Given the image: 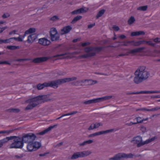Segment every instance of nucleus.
<instances>
[{
  "label": "nucleus",
  "mask_w": 160,
  "mask_h": 160,
  "mask_svg": "<svg viewBox=\"0 0 160 160\" xmlns=\"http://www.w3.org/2000/svg\"><path fill=\"white\" fill-rule=\"evenodd\" d=\"M77 79V78L76 77H72L70 78H65L62 79L63 83H64L67 82L75 81Z\"/></svg>",
  "instance_id": "nucleus-22"
},
{
  "label": "nucleus",
  "mask_w": 160,
  "mask_h": 160,
  "mask_svg": "<svg viewBox=\"0 0 160 160\" xmlns=\"http://www.w3.org/2000/svg\"><path fill=\"white\" fill-rule=\"evenodd\" d=\"M38 105V103H32L29 104L25 108V110H28L32 109L36 107Z\"/></svg>",
  "instance_id": "nucleus-24"
},
{
  "label": "nucleus",
  "mask_w": 160,
  "mask_h": 160,
  "mask_svg": "<svg viewBox=\"0 0 160 160\" xmlns=\"http://www.w3.org/2000/svg\"><path fill=\"white\" fill-rule=\"evenodd\" d=\"M145 49V47H142L130 50L131 54H135V53L141 52L142 50Z\"/></svg>",
  "instance_id": "nucleus-21"
},
{
  "label": "nucleus",
  "mask_w": 160,
  "mask_h": 160,
  "mask_svg": "<svg viewBox=\"0 0 160 160\" xmlns=\"http://www.w3.org/2000/svg\"><path fill=\"white\" fill-rule=\"evenodd\" d=\"M79 82H79L80 84L81 83H84L86 82H87L88 83H89V82H90V84H92V82H93V81H92L91 80H88V79H84V80H79Z\"/></svg>",
  "instance_id": "nucleus-41"
},
{
  "label": "nucleus",
  "mask_w": 160,
  "mask_h": 160,
  "mask_svg": "<svg viewBox=\"0 0 160 160\" xmlns=\"http://www.w3.org/2000/svg\"><path fill=\"white\" fill-rule=\"evenodd\" d=\"M148 8L147 6H143L139 7L137 8V10L142 11H146Z\"/></svg>",
  "instance_id": "nucleus-39"
},
{
  "label": "nucleus",
  "mask_w": 160,
  "mask_h": 160,
  "mask_svg": "<svg viewBox=\"0 0 160 160\" xmlns=\"http://www.w3.org/2000/svg\"><path fill=\"white\" fill-rule=\"evenodd\" d=\"M12 136L9 137H7L5 138L0 140V148H1L3 145V144L7 142L9 140H12Z\"/></svg>",
  "instance_id": "nucleus-20"
},
{
  "label": "nucleus",
  "mask_w": 160,
  "mask_h": 160,
  "mask_svg": "<svg viewBox=\"0 0 160 160\" xmlns=\"http://www.w3.org/2000/svg\"><path fill=\"white\" fill-rule=\"evenodd\" d=\"M36 135V134L35 135L32 133H23L22 134L21 139L22 140L23 143L33 142L35 140L37 137Z\"/></svg>",
  "instance_id": "nucleus-7"
},
{
  "label": "nucleus",
  "mask_w": 160,
  "mask_h": 160,
  "mask_svg": "<svg viewBox=\"0 0 160 160\" xmlns=\"http://www.w3.org/2000/svg\"><path fill=\"white\" fill-rule=\"evenodd\" d=\"M156 138H157L156 137H154L143 142L142 137L138 136L134 138L131 142L134 144H137V147L139 148L153 141Z\"/></svg>",
  "instance_id": "nucleus-3"
},
{
  "label": "nucleus",
  "mask_w": 160,
  "mask_h": 160,
  "mask_svg": "<svg viewBox=\"0 0 160 160\" xmlns=\"http://www.w3.org/2000/svg\"><path fill=\"white\" fill-rule=\"evenodd\" d=\"M23 154H21L19 155H15L14 156V158L15 159H21L23 157Z\"/></svg>",
  "instance_id": "nucleus-47"
},
{
  "label": "nucleus",
  "mask_w": 160,
  "mask_h": 160,
  "mask_svg": "<svg viewBox=\"0 0 160 160\" xmlns=\"http://www.w3.org/2000/svg\"><path fill=\"white\" fill-rule=\"evenodd\" d=\"M7 64L9 65H10L11 64L8 62L7 61H0V64Z\"/></svg>",
  "instance_id": "nucleus-55"
},
{
  "label": "nucleus",
  "mask_w": 160,
  "mask_h": 160,
  "mask_svg": "<svg viewBox=\"0 0 160 160\" xmlns=\"http://www.w3.org/2000/svg\"><path fill=\"white\" fill-rule=\"evenodd\" d=\"M40 98V100H42V102H44L48 101H50L51 100L50 99H48V95H39Z\"/></svg>",
  "instance_id": "nucleus-27"
},
{
  "label": "nucleus",
  "mask_w": 160,
  "mask_h": 160,
  "mask_svg": "<svg viewBox=\"0 0 160 160\" xmlns=\"http://www.w3.org/2000/svg\"><path fill=\"white\" fill-rule=\"evenodd\" d=\"M72 27L70 26H68L64 27L61 30V35H63L68 33L72 29Z\"/></svg>",
  "instance_id": "nucleus-14"
},
{
  "label": "nucleus",
  "mask_w": 160,
  "mask_h": 160,
  "mask_svg": "<svg viewBox=\"0 0 160 160\" xmlns=\"http://www.w3.org/2000/svg\"><path fill=\"white\" fill-rule=\"evenodd\" d=\"M145 32L143 31L133 32H131V35L132 36H138L140 35H144Z\"/></svg>",
  "instance_id": "nucleus-23"
},
{
  "label": "nucleus",
  "mask_w": 160,
  "mask_h": 160,
  "mask_svg": "<svg viewBox=\"0 0 160 160\" xmlns=\"http://www.w3.org/2000/svg\"><path fill=\"white\" fill-rule=\"evenodd\" d=\"M50 39L52 41H56L59 39V36L58 34L50 36Z\"/></svg>",
  "instance_id": "nucleus-25"
},
{
  "label": "nucleus",
  "mask_w": 160,
  "mask_h": 160,
  "mask_svg": "<svg viewBox=\"0 0 160 160\" xmlns=\"http://www.w3.org/2000/svg\"><path fill=\"white\" fill-rule=\"evenodd\" d=\"M134 74L133 82L136 84L140 83L147 79L150 75L149 72L146 70V67L144 66L140 67L135 72Z\"/></svg>",
  "instance_id": "nucleus-1"
},
{
  "label": "nucleus",
  "mask_w": 160,
  "mask_h": 160,
  "mask_svg": "<svg viewBox=\"0 0 160 160\" xmlns=\"http://www.w3.org/2000/svg\"><path fill=\"white\" fill-rule=\"evenodd\" d=\"M7 49L11 50H14L19 48V46H7Z\"/></svg>",
  "instance_id": "nucleus-33"
},
{
  "label": "nucleus",
  "mask_w": 160,
  "mask_h": 160,
  "mask_svg": "<svg viewBox=\"0 0 160 160\" xmlns=\"http://www.w3.org/2000/svg\"><path fill=\"white\" fill-rule=\"evenodd\" d=\"M131 42H132V43H131V45L135 46H138L141 45L140 41L137 42H135L134 41H131Z\"/></svg>",
  "instance_id": "nucleus-38"
},
{
  "label": "nucleus",
  "mask_w": 160,
  "mask_h": 160,
  "mask_svg": "<svg viewBox=\"0 0 160 160\" xmlns=\"http://www.w3.org/2000/svg\"><path fill=\"white\" fill-rule=\"evenodd\" d=\"M135 119H136L137 120V122H135L136 123V124L138 123H142V120L141 118L140 117H136Z\"/></svg>",
  "instance_id": "nucleus-43"
},
{
  "label": "nucleus",
  "mask_w": 160,
  "mask_h": 160,
  "mask_svg": "<svg viewBox=\"0 0 160 160\" xmlns=\"http://www.w3.org/2000/svg\"><path fill=\"white\" fill-rule=\"evenodd\" d=\"M57 126H58L57 124L54 125L53 126H50L48 128L46 129H45L44 131H43L40 132L36 133V135H43L44 134L47 133L48 132L50 131L52 129L54 128H56Z\"/></svg>",
  "instance_id": "nucleus-12"
},
{
  "label": "nucleus",
  "mask_w": 160,
  "mask_h": 160,
  "mask_svg": "<svg viewBox=\"0 0 160 160\" xmlns=\"http://www.w3.org/2000/svg\"><path fill=\"white\" fill-rule=\"evenodd\" d=\"M112 97V96H107L102 98L90 99L87 101H83L82 102V103L83 104L88 105L98 103L101 101L107 100L110 99Z\"/></svg>",
  "instance_id": "nucleus-6"
},
{
  "label": "nucleus",
  "mask_w": 160,
  "mask_h": 160,
  "mask_svg": "<svg viewBox=\"0 0 160 160\" xmlns=\"http://www.w3.org/2000/svg\"><path fill=\"white\" fill-rule=\"evenodd\" d=\"M10 42H11L10 38L5 40H2L0 39V44H2V43H9Z\"/></svg>",
  "instance_id": "nucleus-36"
},
{
  "label": "nucleus",
  "mask_w": 160,
  "mask_h": 160,
  "mask_svg": "<svg viewBox=\"0 0 160 160\" xmlns=\"http://www.w3.org/2000/svg\"><path fill=\"white\" fill-rule=\"evenodd\" d=\"M147 110V108H141L137 109L136 110V111H146Z\"/></svg>",
  "instance_id": "nucleus-63"
},
{
  "label": "nucleus",
  "mask_w": 160,
  "mask_h": 160,
  "mask_svg": "<svg viewBox=\"0 0 160 160\" xmlns=\"http://www.w3.org/2000/svg\"><path fill=\"white\" fill-rule=\"evenodd\" d=\"M92 153V152L90 150L84 151L82 152H77L78 157V158H82L87 157Z\"/></svg>",
  "instance_id": "nucleus-10"
},
{
  "label": "nucleus",
  "mask_w": 160,
  "mask_h": 160,
  "mask_svg": "<svg viewBox=\"0 0 160 160\" xmlns=\"http://www.w3.org/2000/svg\"><path fill=\"white\" fill-rule=\"evenodd\" d=\"M39 97V95L28 99L27 100L26 102L30 103L31 102H32V103H38V104H39L40 103L39 101H40V98Z\"/></svg>",
  "instance_id": "nucleus-15"
},
{
  "label": "nucleus",
  "mask_w": 160,
  "mask_h": 160,
  "mask_svg": "<svg viewBox=\"0 0 160 160\" xmlns=\"http://www.w3.org/2000/svg\"><path fill=\"white\" fill-rule=\"evenodd\" d=\"M105 10L104 9H102L100 10L96 16V18H99L101 17L104 13Z\"/></svg>",
  "instance_id": "nucleus-34"
},
{
  "label": "nucleus",
  "mask_w": 160,
  "mask_h": 160,
  "mask_svg": "<svg viewBox=\"0 0 160 160\" xmlns=\"http://www.w3.org/2000/svg\"><path fill=\"white\" fill-rule=\"evenodd\" d=\"M36 31V29L34 28H31L25 31V34L32 33Z\"/></svg>",
  "instance_id": "nucleus-31"
},
{
  "label": "nucleus",
  "mask_w": 160,
  "mask_h": 160,
  "mask_svg": "<svg viewBox=\"0 0 160 160\" xmlns=\"http://www.w3.org/2000/svg\"><path fill=\"white\" fill-rule=\"evenodd\" d=\"M12 140H13V142L10 145L9 148L22 149L24 143L21 139V138L16 136H12Z\"/></svg>",
  "instance_id": "nucleus-4"
},
{
  "label": "nucleus",
  "mask_w": 160,
  "mask_h": 160,
  "mask_svg": "<svg viewBox=\"0 0 160 160\" xmlns=\"http://www.w3.org/2000/svg\"><path fill=\"white\" fill-rule=\"evenodd\" d=\"M135 21V19L133 16L131 17L128 21V23L131 25Z\"/></svg>",
  "instance_id": "nucleus-32"
},
{
  "label": "nucleus",
  "mask_w": 160,
  "mask_h": 160,
  "mask_svg": "<svg viewBox=\"0 0 160 160\" xmlns=\"http://www.w3.org/2000/svg\"><path fill=\"white\" fill-rule=\"evenodd\" d=\"M68 54L67 53H64L60 54H58L57 55H55L53 56V58H56L58 57H61V56H64L66 55H67Z\"/></svg>",
  "instance_id": "nucleus-50"
},
{
  "label": "nucleus",
  "mask_w": 160,
  "mask_h": 160,
  "mask_svg": "<svg viewBox=\"0 0 160 160\" xmlns=\"http://www.w3.org/2000/svg\"><path fill=\"white\" fill-rule=\"evenodd\" d=\"M132 42H131V41H128L127 42H119L121 43V45L122 46H129V44H131L132 43Z\"/></svg>",
  "instance_id": "nucleus-37"
},
{
  "label": "nucleus",
  "mask_w": 160,
  "mask_h": 160,
  "mask_svg": "<svg viewBox=\"0 0 160 160\" xmlns=\"http://www.w3.org/2000/svg\"><path fill=\"white\" fill-rule=\"evenodd\" d=\"M59 19V18L58 16L55 15L49 19V20L52 21L53 22L57 21Z\"/></svg>",
  "instance_id": "nucleus-40"
},
{
  "label": "nucleus",
  "mask_w": 160,
  "mask_h": 160,
  "mask_svg": "<svg viewBox=\"0 0 160 160\" xmlns=\"http://www.w3.org/2000/svg\"><path fill=\"white\" fill-rule=\"evenodd\" d=\"M95 25V23H94L92 24H90L88 25V28L89 29L91 28Z\"/></svg>",
  "instance_id": "nucleus-61"
},
{
  "label": "nucleus",
  "mask_w": 160,
  "mask_h": 160,
  "mask_svg": "<svg viewBox=\"0 0 160 160\" xmlns=\"http://www.w3.org/2000/svg\"><path fill=\"white\" fill-rule=\"evenodd\" d=\"M90 44V43L89 42H85V43H83L82 44V46L83 47H84L86 46H87V45H89Z\"/></svg>",
  "instance_id": "nucleus-56"
},
{
  "label": "nucleus",
  "mask_w": 160,
  "mask_h": 160,
  "mask_svg": "<svg viewBox=\"0 0 160 160\" xmlns=\"http://www.w3.org/2000/svg\"><path fill=\"white\" fill-rule=\"evenodd\" d=\"M160 39V38H157L155 39H153V41L156 43H158L160 41H159V40Z\"/></svg>",
  "instance_id": "nucleus-59"
},
{
  "label": "nucleus",
  "mask_w": 160,
  "mask_h": 160,
  "mask_svg": "<svg viewBox=\"0 0 160 160\" xmlns=\"http://www.w3.org/2000/svg\"><path fill=\"white\" fill-rule=\"evenodd\" d=\"M113 28L116 31H118L120 29L119 28L118 26H114L113 27Z\"/></svg>",
  "instance_id": "nucleus-60"
},
{
  "label": "nucleus",
  "mask_w": 160,
  "mask_h": 160,
  "mask_svg": "<svg viewBox=\"0 0 160 160\" xmlns=\"http://www.w3.org/2000/svg\"><path fill=\"white\" fill-rule=\"evenodd\" d=\"M136 124L135 122H130L129 123H128L126 124V125L128 126H130L132 125Z\"/></svg>",
  "instance_id": "nucleus-62"
},
{
  "label": "nucleus",
  "mask_w": 160,
  "mask_h": 160,
  "mask_svg": "<svg viewBox=\"0 0 160 160\" xmlns=\"http://www.w3.org/2000/svg\"><path fill=\"white\" fill-rule=\"evenodd\" d=\"M93 124H91V125L89 127L88 129V130H93L95 129V128H94V126H93Z\"/></svg>",
  "instance_id": "nucleus-58"
},
{
  "label": "nucleus",
  "mask_w": 160,
  "mask_h": 160,
  "mask_svg": "<svg viewBox=\"0 0 160 160\" xmlns=\"http://www.w3.org/2000/svg\"><path fill=\"white\" fill-rule=\"evenodd\" d=\"M140 130L143 133L146 132V128L143 126H142L140 127Z\"/></svg>",
  "instance_id": "nucleus-51"
},
{
  "label": "nucleus",
  "mask_w": 160,
  "mask_h": 160,
  "mask_svg": "<svg viewBox=\"0 0 160 160\" xmlns=\"http://www.w3.org/2000/svg\"><path fill=\"white\" fill-rule=\"evenodd\" d=\"M134 155L132 153L126 154L125 153H119L113 157L110 158L109 160H122L124 159L133 158Z\"/></svg>",
  "instance_id": "nucleus-5"
},
{
  "label": "nucleus",
  "mask_w": 160,
  "mask_h": 160,
  "mask_svg": "<svg viewBox=\"0 0 160 160\" xmlns=\"http://www.w3.org/2000/svg\"><path fill=\"white\" fill-rule=\"evenodd\" d=\"M50 58L48 57H42L37 58L34 59L32 62L35 63H40L47 61Z\"/></svg>",
  "instance_id": "nucleus-11"
},
{
  "label": "nucleus",
  "mask_w": 160,
  "mask_h": 160,
  "mask_svg": "<svg viewBox=\"0 0 160 160\" xmlns=\"http://www.w3.org/2000/svg\"><path fill=\"white\" fill-rule=\"evenodd\" d=\"M82 18V17L81 16H77L75 17L71 22V23L72 24L75 23L76 22L80 20Z\"/></svg>",
  "instance_id": "nucleus-30"
},
{
  "label": "nucleus",
  "mask_w": 160,
  "mask_h": 160,
  "mask_svg": "<svg viewBox=\"0 0 160 160\" xmlns=\"http://www.w3.org/2000/svg\"><path fill=\"white\" fill-rule=\"evenodd\" d=\"M103 124L102 123L100 122H97L94 123L93 126H94V128L95 129L98 128L99 126H102Z\"/></svg>",
  "instance_id": "nucleus-42"
},
{
  "label": "nucleus",
  "mask_w": 160,
  "mask_h": 160,
  "mask_svg": "<svg viewBox=\"0 0 160 160\" xmlns=\"http://www.w3.org/2000/svg\"><path fill=\"white\" fill-rule=\"evenodd\" d=\"M63 84L62 79H58L47 82V87H51L55 89L57 88L58 85Z\"/></svg>",
  "instance_id": "nucleus-8"
},
{
  "label": "nucleus",
  "mask_w": 160,
  "mask_h": 160,
  "mask_svg": "<svg viewBox=\"0 0 160 160\" xmlns=\"http://www.w3.org/2000/svg\"><path fill=\"white\" fill-rule=\"evenodd\" d=\"M159 109H160V107L159 108L158 107H156L155 108H153L151 109H147V110H146V111H154L157 110Z\"/></svg>",
  "instance_id": "nucleus-48"
},
{
  "label": "nucleus",
  "mask_w": 160,
  "mask_h": 160,
  "mask_svg": "<svg viewBox=\"0 0 160 160\" xmlns=\"http://www.w3.org/2000/svg\"><path fill=\"white\" fill-rule=\"evenodd\" d=\"M160 93V90L156 91H143L140 92H131L127 93L126 94L127 95H130L131 94H152V93Z\"/></svg>",
  "instance_id": "nucleus-9"
},
{
  "label": "nucleus",
  "mask_w": 160,
  "mask_h": 160,
  "mask_svg": "<svg viewBox=\"0 0 160 160\" xmlns=\"http://www.w3.org/2000/svg\"><path fill=\"white\" fill-rule=\"evenodd\" d=\"M29 59L28 58H24V59H19L15 60L16 61L18 62H21L23 61H28Z\"/></svg>",
  "instance_id": "nucleus-54"
},
{
  "label": "nucleus",
  "mask_w": 160,
  "mask_h": 160,
  "mask_svg": "<svg viewBox=\"0 0 160 160\" xmlns=\"http://www.w3.org/2000/svg\"><path fill=\"white\" fill-rule=\"evenodd\" d=\"M87 11L84 9V8H82L72 11L71 13L72 15H76L84 13L86 12Z\"/></svg>",
  "instance_id": "nucleus-17"
},
{
  "label": "nucleus",
  "mask_w": 160,
  "mask_h": 160,
  "mask_svg": "<svg viewBox=\"0 0 160 160\" xmlns=\"http://www.w3.org/2000/svg\"><path fill=\"white\" fill-rule=\"evenodd\" d=\"M58 34V32L55 28H52L51 29L50 31V36Z\"/></svg>",
  "instance_id": "nucleus-35"
},
{
  "label": "nucleus",
  "mask_w": 160,
  "mask_h": 160,
  "mask_svg": "<svg viewBox=\"0 0 160 160\" xmlns=\"http://www.w3.org/2000/svg\"><path fill=\"white\" fill-rule=\"evenodd\" d=\"M47 87V82H44L42 84L39 83L37 85V88L38 90L43 89L44 87Z\"/></svg>",
  "instance_id": "nucleus-28"
},
{
  "label": "nucleus",
  "mask_w": 160,
  "mask_h": 160,
  "mask_svg": "<svg viewBox=\"0 0 160 160\" xmlns=\"http://www.w3.org/2000/svg\"><path fill=\"white\" fill-rule=\"evenodd\" d=\"M79 80H77L76 81L72 82L71 84L73 86H78L79 85Z\"/></svg>",
  "instance_id": "nucleus-45"
},
{
  "label": "nucleus",
  "mask_w": 160,
  "mask_h": 160,
  "mask_svg": "<svg viewBox=\"0 0 160 160\" xmlns=\"http://www.w3.org/2000/svg\"><path fill=\"white\" fill-rule=\"evenodd\" d=\"M37 37L38 36L36 34H31L28 37L27 41L29 43H32L37 38Z\"/></svg>",
  "instance_id": "nucleus-16"
},
{
  "label": "nucleus",
  "mask_w": 160,
  "mask_h": 160,
  "mask_svg": "<svg viewBox=\"0 0 160 160\" xmlns=\"http://www.w3.org/2000/svg\"><path fill=\"white\" fill-rule=\"evenodd\" d=\"M112 47L111 46H108L105 48ZM105 48L104 47H88L84 49L85 52L86 54L79 56L78 58H88L95 56L97 53L100 52L102 49Z\"/></svg>",
  "instance_id": "nucleus-2"
},
{
  "label": "nucleus",
  "mask_w": 160,
  "mask_h": 160,
  "mask_svg": "<svg viewBox=\"0 0 160 160\" xmlns=\"http://www.w3.org/2000/svg\"><path fill=\"white\" fill-rule=\"evenodd\" d=\"M10 16V14L8 13H4V14L2 16V18H7L8 17H9Z\"/></svg>",
  "instance_id": "nucleus-52"
},
{
  "label": "nucleus",
  "mask_w": 160,
  "mask_h": 160,
  "mask_svg": "<svg viewBox=\"0 0 160 160\" xmlns=\"http://www.w3.org/2000/svg\"><path fill=\"white\" fill-rule=\"evenodd\" d=\"M38 42L41 45L44 46H48L51 43L50 41L45 38H40L39 39Z\"/></svg>",
  "instance_id": "nucleus-13"
},
{
  "label": "nucleus",
  "mask_w": 160,
  "mask_h": 160,
  "mask_svg": "<svg viewBox=\"0 0 160 160\" xmlns=\"http://www.w3.org/2000/svg\"><path fill=\"white\" fill-rule=\"evenodd\" d=\"M146 44L148 45L154 47L155 45V44L153 43L152 41H148L146 42Z\"/></svg>",
  "instance_id": "nucleus-46"
},
{
  "label": "nucleus",
  "mask_w": 160,
  "mask_h": 160,
  "mask_svg": "<svg viewBox=\"0 0 160 160\" xmlns=\"http://www.w3.org/2000/svg\"><path fill=\"white\" fill-rule=\"evenodd\" d=\"M85 142L86 144V145L87 144H90L92 143V142H93V140H89L88 141H85Z\"/></svg>",
  "instance_id": "nucleus-57"
},
{
  "label": "nucleus",
  "mask_w": 160,
  "mask_h": 160,
  "mask_svg": "<svg viewBox=\"0 0 160 160\" xmlns=\"http://www.w3.org/2000/svg\"><path fill=\"white\" fill-rule=\"evenodd\" d=\"M114 129H111L106 131H102L94 133L95 137L97 136L103 134H106L113 132Z\"/></svg>",
  "instance_id": "nucleus-18"
},
{
  "label": "nucleus",
  "mask_w": 160,
  "mask_h": 160,
  "mask_svg": "<svg viewBox=\"0 0 160 160\" xmlns=\"http://www.w3.org/2000/svg\"><path fill=\"white\" fill-rule=\"evenodd\" d=\"M27 143V150L26 151V152H32L35 151L33 147V142Z\"/></svg>",
  "instance_id": "nucleus-19"
},
{
  "label": "nucleus",
  "mask_w": 160,
  "mask_h": 160,
  "mask_svg": "<svg viewBox=\"0 0 160 160\" xmlns=\"http://www.w3.org/2000/svg\"><path fill=\"white\" fill-rule=\"evenodd\" d=\"M78 145H79V147H81V146H84L86 145V144L85 142L84 141L82 143H79L78 144Z\"/></svg>",
  "instance_id": "nucleus-64"
},
{
  "label": "nucleus",
  "mask_w": 160,
  "mask_h": 160,
  "mask_svg": "<svg viewBox=\"0 0 160 160\" xmlns=\"http://www.w3.org/2000/svg\"><path fill=\"white\" fill-rule=\"evenodd\" d=\"M7 111L9 112L18 113L20 111V110L18 108H11L7 110Z\"/></svg>",
  "instance_id": "nucleus-29"
},
{
  "label": "nucleus",
  "mask_w": 160,
  "mask_h": 160,
  "mask_svg": "<svg viewBox=\"0 0 160 160\" xmlns=\"http://www.w3.org/2000/svg\"><path fill=\"white\" fill-rule=\"evenodd\" d=\"M78 158L77 152L74 153L71 158L72 160H74Z\"/></svg>",
  "instance_id": "nucleus-44"
},
{
  "label": "nucleus",
  "mask_w": 160,
  "mask_h": 160,
  "mask_svg": "<svg viewBox=\"0 0 160 160\" xmlns=\"http://www.w3.org/2000/svg\"><path fill=\"white\" fill-rule=\"evenodd\" d=\"M14 131V130H4V133H7V134H9V133L12 132Z\"/></svg>",
  "instance_id": "nucleus-49"
},
{
  "label": "nucleus",
  "mask_w": 160,
  "mask_h": 160,
  "mask_svg": "<svg viewBox=\"0 0 160 160\" xmlns=\"http://www.w3.org/2000/svg\"><path fill=\"white\" fill-rule=\"evenodd\" d=\"M33 145L35 149V151H36L39 149L41 146V144L40 142L37 141H33Z\"/></svg>",
  "instance_id": "nucleus-26"
},
{
  "label": "nucleus",
  "mask_w": 160,
  "mask_h": 160,
  "mask_svg": "<svg viewBox=\"0 0 160 160\" xmlns=\"http://www.w3.org/2000/svg\"><path fill=\"white\" fill-rule=\"evenodd\" d=\"M77 113H78V112L77 111H73V112H72L70 113H69L66 114V116H69V115H72L76 114Z\"/></svg>",
  "instance_id": "nucleus-53"
}]
</instances>
